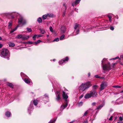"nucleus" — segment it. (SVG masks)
<instances>
[{
  "instance_id": "obj_13",
  "label": "nucleus",
  "mask_w": 123,
  "mask_h": 123,
  "mask_svg": "<svg viewBox=\"0 0 123 123\" xmlns=\"http://www.w3.org/2000/svg\"><path fill=\"white\" fill-rule=\"evenodd\" d=\"M92 97L90 92L89 93H87L85 96L84 97L85 98L87 99Z\"/></svg>"
},
{
  "instance_id": "obj_8",
  "label": "nucleus",
  "mask_w": 123,
  "mask_h": 123,
  "mask_svg": "<svg viewBox=\"0 0 123 123\" xmlns=\"http://www.w3.org/2000/svg\"><path fill=\"white\" fill-rule=\"evenodd\" d=\"M68 57H67L61 60L59 62V64H61L64 62H66L68 61Z\"/></svg>"
},
{
  "instance_id": "obj_36",
  "label": "nucleus",
  "mask_w": 123,
  "mask_h": 123,
  "mask_svg": "<svg viewBox=\"0 0 123 123\" xmlns=\"http://www.w3.org/2000/svg\"><path fill=\"white\" fill-rule=\"evenodd\" d=\"M83 104V102H81L78 104V105L79 106H81Z\"/></svg>"
},
{
  "instance_id": "obj_21",
  "label": "nucleus",
  "mask_w": 123,
  "mask_h": 123,
  "mask_svg": "<svg viewBox=\"0 0 123 123\" xmlns=\"http://www.w3.org/2000/svg\"><path fill=\"white\" fill-rule=\"evenodd\" d=\"M18 25L15 28L13 29H12L11 30V31H10V33L11 34L14 31L16 30L17 29L18 27Z\"/></svg>"
},
{
  "instance_id": "obj_51",
  "label": "nucleus",
  "mask_w": 123,
  "mask_h": 123,
  "mask_svg": "<svg viewBox=\"0 0 123 123\" xmlns=\"http://www.w3.org/2000/svg\"><path fill=\"white\" fill-rule=\"evenodd\" d=\"M112 116H111L110 117V118H109V120H112Z\"/></svg>"
},
{
  "instance_id": "obj_4",
  "label": "nucleus",
  "mask_w": 123,
  "mask_h": 123,
  "mask_svg": "<svg viewBox=\"0 0 123 123\" xmlns=\"http://www.w3.org/2000/svg\"><path fill=\"white\" fill-rule=\"evenodd\" d=\"M89 92L92 97H94L97 96V92L94 89H93Z\"/></svg>"
},
{
  "instance_id": "obj_33",
  "label": "nucleus",
  "mask_w": 123,
  "mask_h": 123,
  "mask_svg": "<svg viewBox=\"0 0 123 123\" xmlns=\"http://www.w3.org/2000/svg\"><path fill=\"white\" fill-rule=\"evenodd\" d=\"M65 35H62L60 37V39L61 40H62L64 38V37Z\"/></svg>"
},
{
  "instance_id": "obj_30",
  "label": "nucleus",
  "mask_w": 123,
  "mask_h": 123,
  "mask_svg": "<svg viewBox=\"0 0 123 123\" xmlns=\"http://www.w3.org/2000/svg\"><path fill=\"white\" fill-rule=\"evenodd\" d=\"M37 21L39 23H41L42 22V19L41 18L39 17L37 19Z\"/></svg>"
},
{
  "instance_id": "obj_9",
  "label": "nucleus",
  "mask_w": 123,
  "mask_h": 123,
  "mask_svg": "<svg viewBox=\"0 0 123 123\" xmlns=\"http://www.w3.org/2000/svg\"><path fill=\"white\" fill-rule=\"evenodd\" d=\"M83 84H84V85L86 89L89 88L92 85L90 82H86L84 83H83Z\"/></svg>"
},
{
  "instance_id": "obj_43",
  "label": "nucleus",
  "mask_w": 123,
  "mask_h": 123,
  "mask_svg": "<svg viewBox=\"0 0 123 123\" xmlns=\"http://www.w3.org/2000/svg\"><path fill=\"white\" fill-rule=\"evenodd\" d=\"M49 29L50 31L52 32H53V29L52 27L51 26H50L49 28Z\"/></svg>"
},
{
  "instance_id": "obj_44",
  "label": "nucleus",
  "mask_w": 123,
  "mask_h": 123,
  "mask_svg": "<svg viewBox=\"0 0 123 123\" xmlns=\"http://www.w3.org/2000/svg\"><path fill=\"white\" fill-rule=\"evenodd\" d=\"M37 35H35L33 37V38L34 40H35L36 37H37Z\"/></svg>"
},
{
  "instance_id": "obj_12",
  "label": "nucleus",
  "mask_w": 123,
  "mask_h": 123,
  "mask_svg": "<svg viewBox=\"0 0 123 123\" xmlns=\"http://www.w3.org/2000/svg\"><path fill=\"white\" fill-rule=\"evenodd\" d=\"M68 102L67 100H66V102H65L64 104L62 105L61 107V109L63 110L68 105Z\"/></svg>"
},
{
  "instance_id": "obj_54",
  "label": "nucleus",
  "mask_w": 123,
  "mask_h": 123,
  "mask_svg": "<svg viewBox=\"0 0 123 123\" xmlns=\"http://www.w3.org/2000/svg\"><path fill=\"white\" fill-rule=\"evenodd\" d=\"M28 43L30 44H32V42L31 41H29L28 42Z\"/></svg>"
},
{
  "instance_id": "obj_61",
  "label": "nucleus",
  "mask_w": 123,
  "mask_h": 123,
  "mask_svg": "<svg viewBox=\"0 0 123 123\" xmlns=\"http://www.w3.org/2000/svg\"><path fill=\"white\" fill-rule=\"evenodd\" d=\"M117 123H123V122H117Z\"/></svg>"
},
{
  "instance_id": "obj_18",
  "label": "nucleus",
  "mask_w": 123,
  "mask_h": 123,
  "mask_svg": "<svg viewBox=\"0 0 123 123\" xmlns=\"http://www.w3.org/2000/svg\"><path fill=\"white\" fill-rule=\"evenodd\" d=\"M6 115L7 117H10L11 115V113L9 111H7L6 112Z\"/></svg>"
},
{
  "instance_id": "obj_23",
  "label": "nucleus",
  "mask_w": 123,
  "mask_h": 123,
  "mask_svg": "<svg viewBox=\"0 0 123 123\" xmlns=\"http://www.w3.org/2000/svg\"><path fill=\"white\" fill-rule=\"evenodd\" d=\"M12 21H10L8 23V27L9 28H10L12 26Z\"/></svg>"
},
{
  "instance_id": "obj_57",
  "label": "nucleus",
  "mask_w": 123,
  "mask_h": 123,
  "mask_svg": "<svg viewBox=\"0 0 123 123\" xmlns=\"http://www.w3.org/2000/svg\"><path fill=\"white\" fill-rule=\"evenodd\" d=\"M65 12H63V16H64L65 15Z\"/></svg>"
},
{
  "instance_id": "obj_48",
  "label": "nucleus",
  "mask_w": 123,
  "mask_h": 123,
  "mask_svg": "<svg viewBox=\"0 0 123 123\" xmlns=\"http://www.w3.org/2000/svg\"><path fill=\"white\" fill-rule=\"evenodd\" d=\"M88 110H87L85 112L83 115L84 116H85L86 115V114L88 113Z\"/></svg>"
},
{
  "instance_id": "obj_41",
  "label": "nucleus",
  "mask_w": 123,
  "mask_h": 123,
  "mask_svg": "<svg viewBox=\"0 0 123 123\" xmlns=\"http://www.w3.org/2000/svg\"><path fill=\"white\" fill-rule=\"evenodd\" d=\"M27 30L28 31L30 32L31 31V30L30 28H27Z\"/></svg>"
},
{
  "instance_id": "obj_42",
  "label": "nucleus",
  "mask_w": 123,
  "mask_h": 123,
  "mask_svg": "<svg viewBox=\"0 0 123 123\" xmlns=\"http://www.w3.org/2000/svg\"><path fill=\"white\" fill-rule=\"evenodd\" d=\"M113 87L114 88H121V86H113Z\"/></svg>"
},
{
  "instance_id": "obj_40",
  "label": "nucleus",
  "mask_w": 123,
  "mask_h": 123,
  "mask_svg": "<svg viewBox=\"0 0 123 123\" xmlns=\"http://www.w3.org/2000/svg\"><path fill=\"white\" fill-rule=\"evenodd\" d=\"M59 41V38H55L53 41Z\"/></svg>"
},
{
  "instance_id": "obj_39",
  "label": "nucleus",
  "mask_w": 123,
  "mask_h": 123,
  "mask_svg": "<svg viewBox=\"0 0 123 123\" xmlns=\"http://www.w3.org/2000/svg\"><path fill=\"white\" fill-rule=\"evenodd\" d=\"M48 16L50 17H53V15L52 14L48 13L47 14Z\"/></svg>"
},
{
  "instance_id": "obj_3",
  "label": "nucleus",
  "mask_w": 123,
  "mask_h": 123,
  "mask_svg": "<svg viewBox=\"0 0 123 123\" xmlns=\"http://www.w3.org/2000/svg\"><path fill=\"white\" fill-rule=\"evenodd\" d=\"M18 23L19 24H22L23 25L26 24V21L23 17H20L18 18Z\"/></svg>"
},
{
  "instance_id": "obj_2",
  "label": "nucleus",
  "mask_w": 123,
  "mask_h": 123,
  "mask_svg": "<svg viewBox=\"0 0 123 123\" xmlns=\"http://www.w3.org/2000/svg\"><path fill=\"white\" fill-rule=\"evenodd\" d=\"M1 55L2 56L4 57H5L6 56H7V59L8 60L9 59V53L8 50L7 49H3L1 53Z\"/></svg>"
},
{
  "instance_id": "obj_27",
  "label": "nucleus",
  "mask_w": 123,
  "mask_h": 123,
  "mask_svg": "<svg viewBox=\"0 0 123 123\" xmlns=\"http://www.w3.org/2000/svg\"><path fill=\"white\" fill-rule=\"evenodd\" d=\"M9 46L11 47H13L15 46V44L11 42H10L9 43Z\"/></svg>"
},
{
  "instance_id": "obj_63",
  "label": "nucleus",
  "mask_w": 123,
  "mask_h": 123,
  "mask_svg": "<svg viewBox=\"0 0 123 123\" xmlns=\"http://www.w3.org/2000/svg\"><path fill=\"white\" fill-rule=\"evenodd\" d=\"M2 39V38L1 37H0V40H1Z\"/></svg>"
},
{
  "instance_id": "obj_24",
  "label": "nucleus",
  "mask_w": 123,
  "mask_h": 123,
  "mask_svg": "<svg viewBox=\"0 0 123 123\" xmlns=\"http://www.w3.org/2000/svg\"><path fill=\"white\" fill-rule=\"evenodd\" d=\"M119 59V60L118 61H119V62H120V61L121 59L120 58H119L118 57V56L116 57L115 58L111 59H110V60H115L116 59Z\"/></svg>"
},
{
  "instance_id": "obj_53",
  "label": "nucleus",
  "mask_w": 123,
  "mask_h": 123,
  "mask_svg": "<svg viewBox=\"0 0 123 123\" xmlns=\"http://www.w3.org/2000/svg\"><path fill=\"white\" fill-rule=\"evenodd\" d=\"M65 3H64L63 4V5L64 6H65V9H66V6H65Z\"/></svg>"
},
{
  "instance_id": "obj_26",
  "label": "nucleus",
  "mask_w": 123,
  "mask_h": 123,
  "mask_svg": "<svg viewBox=\"0 0 123 123\" xmlns=\"http://www.w3.org/2000/svg\"><path fill=\"white\" fill-rule=\"evenodd\" d=\"M122 103L123 102H122L119 101L118 100H117L116 101L115 104H120Z\"/></svg>"
},
{
  "instance_id": "obj_46",
  "label": "nucleus",
  "mask_w": 123,
  "mask_h": 123,
  "mask_svg": "<svg viewBox=\"0 0 123 123\" xmlns=\"http://www.w3.org/2000/svg\"><path fill=\"white\" fill-rule=\"evenodd\" d=\"M123 120V118L122 117H120L119 118V121H122Z\"/></svg>"
},
{
  "instance_id": "obj_10",
  "label": "nucleus",
  "mask_w": 123,
  "mask_h": 123,
  "mask_svg": "<svg viewBox=\"0 0 123 123\" xmlns=\"http://www.w3.org/2000/svg\"><path fill=\"white\" fill-rule=\"evenodd\" d=\"M79 88V90L81 91H84L86 89L83 83L81 84Z\"/></svg>"
},
{
  "instance_id": "obj_59",
  "label": "nucleus",
  "mask_w": 123,
  "mask_h": 123,
  "mask_svg": "<svg viewBox=\"0 0 123 123\" xmlns=\"http://www.w3.org/2000/svg\"><path fill=\"white\" fill-rule=\"evenodd\" d=\"M120 57L122 58L123 59V55H121L120 56Z\"/></svg>"
},
{
  "instance_id": "obj_16",
  "label": "nucleus",
  "mask_w": 123,
  "mask_h": 123,
  "mask_svg": "<svg viewBox=\"0 0 123 123\" xmlns=\"http://www.w3.org/2000/svg\"><path fill=\"white\" fill-rule=\"evenodd\" d=\"M81 0H76L74 3H73L72 4V6H74V5H76L78 4L80 2Z\"/></svg>"
},
{
  "instance_id": "obj_5",
  "label": "nucleus",
  "mask_w": 123,
  "mask_h": 123,
  "mask_svg": "<svg viewBox=\"0 0 123 123\" xmlns=\"http://www.w3.org/2000/svg\"><path fill=\"white\" fill-rule=\"evenodd\" d=\"M56 100L57 101H59L60 99V95L61 94V92L60 91H58L56 93Z\"/></svg>"
},
{
  "instance_id": "obj_45",
  "label": "nucleus",
  "mask_w": 123,
  "mask_h": 123,
  "mask_svg": "<svg viewBox=\"0 0 123 123\" xmlns=\"http://www.w3.org/2000/svg\"><path fill=\"white\" fill-rule=\"evenodd\" d=\"M98 88V86L96 85H94L93 86V88L94 89H96Z\"/></svg>"
},
{
  "instance_id": "obj_50",
  "label": "nucleus",
  "mask_w": 123,
  "mask_h": 123,
  "mask_svg": "<svg viewBox=\"0 0 123 123\" xmlns=\"http://www.w3.org/2000/svg\"><path fill=\"white\" fill-rule=\"evenodd\" d=\"M114 27L112 26H111L110 27V29L112 30H114Z\"/></svg>"
},
{
  "instance_id": "obj_19",
  "label": "nucleus",
  "mask_w": 123,
  "mask_h": 123,
  "mask_svg": "<svg viewBox=\"0 0 123 123\" xmlns=\"http://www.w3.org/2000/svg\"><path fill=\"white\" fill-rule=\"evenodd\" d=\"M33 105L32 104L30 105L28 109V111L32 110L33 109Z\"/></svg>"
},
{
  "instance_id": "obj_62",
  "label": "nucleus",
  "mask_w": 123,
  "mask_h": 123,
  "mask_svg": "<svg viewBox=\"0 0 123 123\" xmlns=\"http://www.w3.org/2000/svg\"><path fill=\"white\" fill-rule=\"evenodd\" d=\"M120 93H123V90H122V91H121L120 92Z\"/></svg>"
},
{
  "instance_id": "obj_58",
  "label": "nucleus",
  "mask_w": 123,
  "mask_h": 123,
  "mask_svg": "<svg viewBox=\"0 0 123 123\" xmlns=\"http://www.w3.org/2000/svg\"><path fill=\"white\" fill-rule=\"evenodd\" d=\"M2 46V44H0V48H1Z\"/></svg>"
},
{
  "instance_id": "obj_64",
  "label": "nucleus",
  "mask_w": 123,
  "mask_h": 123,
  "mask_svg": "<svg viewBox=\"0 0 123 123\" xmlns=\"http://www.w3.org/2000/svg\"><path fill=\"white\" fill-rule=\"evenodd\" d=\"M120 64L121 65H123V64L122 62H121L120 63Z\"/></svg>"
},
{
  "instance_id": "obj_34",
  "label": "nucleus",
  "mask_w": 123,
  "mask_h": 123,
  "mask_svg": "<svg viewBox=\"0 0 123 123\" xmlns=\"http://www.w3.org/2000/svg\"><path fill=\"white\" fill-rule=\"evenodd\" d=\"M103 106V105H100L98 106L97 107V109H100Z\"/></svg>"
},
{
  "instance_id": "obj_20",
  "label": "nucleus",
  "mask_w": 123,
  "mask_h": 123,
  "mask_svg": "<svg viewBox=\"0 0 123 123\" xmlns=\"http://www.w3.org/2000/svg\"><path fill=\"white\" fill-rule=\"evenodd\" d=\"M107 60L106 59H104L102 61V65H104V64L107 62Z\"/></svg>"
},
{
  "instance_id": "obj_52",
  "label": "nucleus",
  "mask_w": 123,
  "mask_h": 123,
  "mask_svg": "<svg viewBox=\"0 0 123 123\" xmlns=\"http://www.w3.org/2000/svg\"><path fill=\"white\" fill-rule=\"evenodd\" d=\"M96 103L95 102H94L92 104V105H95L96 104Z\"/></svg>"
},
{
  "instance_id": "obj_15",
  "label": "nucleus",
  "mask_w": 123,
  "mask_h": 123,
  "mask_svg": "<svg viewBox=\"0 0 123 123\" xmlns=\"http://www.w3.org/2000/svg\"><path fill=\"white\" fill-rule=\"evenodd\" d=\"M29 38V36H22V40H25L28 39Z\"/></svg>"
},
{
  "instance_id": "obj_25",
  "label": "nucleus",
  "mask_w": 123,
  "mask_h": 123,
  "mask_svg": "<svg viewBox=\"0 0 123 123\" xmlns=\"http://www.w3.org/2000/svg\"><path fill=\"white\" fill-rule=\"evenodd\" d=\"M7 85L11 87L12 88H13V85L11 83H7Z\"/></svg>"
},
{
  "instance_id": "obj_22",
  "label": "nucleus",
  "mask_w": 123,
  "mask_h": 123,
  "mask_svg": "<svg viewBox=\"0 0 123 123\" xmlns=\"http://www.w3.org/2000/svg\"><path fill=\"white\" fill-rule=\"evenodd\" d=\"M22 36L23 35L21 34H19L16 37V38L22 39Z\"/></svg>"
},
{
  "instance_id": "obj_37",
  "label": "nucleus",
  "mask_w": 123,
  "mask_h": 123,
  "mask_svg": "<svg viewBox=\"0 0 123 123\" xmlns=\"http://www.w3.org/2000/svg\"><path fill=\"white\" fill-rule=\"evenodd\" d=\"M55 120V119H53L51 120L49 123H54Z\"/></svg>"
},
{
  "instance_id": "obj_47",
  "label": "nucleus",
  "mask_w": 123,
  "mask_h": 123,
  "mask_svg": "<svg viewBox=\"0 0 123 123\" xmlns=\"http://www.w3.org/2000/svg\"><path fill=\"white\" fill-rule=\"evenodd\" d=\"M40 42H41V41L40 40H38L35 43V44L38 43H39Z\"/></svg>"
},
{
  "instance_id": "obj_7",
  "label": "nucleus",
  "mask_w": 123,
  "mask_h": 123,
  "mask_svg": "<svg viewBox=\"0 0 123 123\" xmlns=\"http://www.w3.org/2000/svg\"><path fill=\"white\" fill-rule=\"evenodd\" d=\"M107 86V84L106 83H103L101 84L100 85V90L102 91Z\"/></svg>"
},
{
  "instance_id": "obj_55",
  "label": "nucleus",
  "mask_w": 123,
  "mask_h": 123,
  "mask_svg": "<svg viewBox=\"0 0 123 123\" xmlns=\"http://www.w3.org/2000/svg\"><path fill=\"white\" fill-rule=\"evenodd\" d=\"M117 63H112V65H113L112 66H113L114 67V65H115Z\"/></svg>"
},
{
  "instance_id": "obj_29",
  "label": "nucleus",
  "mask_w": 123,
  "mask_h": 123,
  "mask_svg": "<svg viewBox=\"0 0 123 123\" xmlns=\"http://www.w3.org/2000/svg\"><path fill=\"white\" fill-rule=\"evenodd\" d=\"M40 30L41 31V34H43L45 32V30L42 29H40Z\"/></svg>"
},
{
  "instance_id": "obj_28",
  "label": "nucleus",
  "mask_w": 123,
  "mask_h": 123,
  "mask_svg": "<svg viewBox=\"0 0 123 123\" xmlns=\"http://www.w3.org/2000/svg\"><path fill=\"white\" fill-rule=\"evenodd\" d=\"M47 15L46 14L43 15L42 16V18L44 19H46L47 17Z\"/></svg>"
},
{
  "instance_id": "obj_56",
  "label": "nucleus",
  "mask_w": 123,
  "mask_h": 123,
  "mask_svg": "<svg viewBox=\"0 0 123 123\" xmlns=\"http://www.w3.org/2000/svg\"><path fill=\"white\" fill-rule=\"evenodd\" d=\"M83 95H81L80 97V98H81L83 97Z\"/></svg>"
},
{
  "instance_id": "obj_11",
  "label": "nucleus",
  "mask_w": 123,
  "mask_h": 123,
  "mask_svg": "<svg viewBox=\"0 0 123 123\" xmlns=\"http://www.w3.org/2000/svg\"><path fill=\"white\" fill-rule=\"evenodd\" d=\"M62 96L63 98L65 99V102H66V100L68 102L67 99L68 98V96L63 91L62 92Z\"/></svg>"
},
{
  "instance_id": "obj_31",
  "label": "nucleus",
  "mask_w": 123,
  "mask_h": 123,
  "mask_svg": "<svg viewBox=\"0 0 123 123\" xmlns=\"http://www.w3.org/2000/svg\"><path fill=\"white\" fill-rule=\"evenodd\" d=\"M38 101L36 100H34L33 101V103H34V105H36L37 104H38Z\"/></svg>"
},
{
  "instance_id": "obj_32",
  "label": "nucleus",
  "mask_w": 123,
  "mask_h": 123,
  "mask_svg": "<svg viewBox=\"0 0 123 123\" xmlns=\"http://www.w3.org/2000/svg\"><path fill=\"white\" fill-rule=\"evenodd\" d=\"M44 96H45V98H43L44 100H45L44 99L45 98H46V99H48V100H47V101H48V99H49V97H48V95L47 94H45L44 95Z\"/></svg>"
},
{
  "instance_id": "obj_38",
  "label": "nucleus",
  "mask_w": 123,
  "mask_h": 123,
  "mask_svg": "<svg viewBox=\"0 0 123 123\" xmlns=\"http://www.w3.org/2000/svg\"><path fill=\"white\" fill-rule=\"evenodd\" d=\"M96 78H103L102 77H100L98 75H96L94 76Z\"/></svg>"
},
{
  "instance_id": "obj_35",
  "label": "nucleus",
  "mask_w": 123,
  "mask_h": 123,
  "mask_svg": "<svg viewBox=\"0 0 123 123\" xmlns=\"http://www.w3.org/2000/svg\"><path fill=\"white\" fill-rule=\"evenodd\" d=\"M108 17L109 18V20L110 22H111V16L110 15H108Z\"/></svg>"
},
{
  "instance_id": "obj_17",
  "label": "nucleus",
  "mask_w": 123,
  "mask_h": 123,
  "mask_svg": "<svg viewBox=\"0 0 123 123\" xmlns=\"http://www.w3.org/2000/svg\"><path fill=\"white\" fill-rule=\"evenodd\" d=\"M24 81L26 83H30L31 82V80L29 79L25 78V79Z\"/></svg>"
},
{
  "instance_id": "obj_14",
  "label": "nucleus",
  "mask_w": 123,
  "mask_h": 123,
  "mask_svg": "<svg viewBox=\"0 0 123 123\" xmlns=\"http://www.w3.org/2000/svg\"><path fill=\"white\" fill-rule=\"evenodd\" d=\"M61 32L62 33H64L66 31V28L64 26H62L61 28Z\"/></svg>"
},
{
  "instance_id": "obj_60",
  "label": "nucleus",
  "mask_w": 123,
  "mask_h": 123,
  "mask_svg": "<svg viewBox=\"0 0 123 123\" xmlns=\"http://www.w3.org/2000/svg\"><path fill=\"white\" fill-rule=\"evenodd\" d=\"M88 76H90V73H88Z\"/></svg>"
},
{
  "instance_id": "obj_6",
  "label": "nucleus",
  "mask_w": 123,
  "mask_h": 123,
  "mask_svg": "<svg viewBox=\"0 0 123 123\" xmlns=\"http://www.w3.org/2000/svg\"><path fill=\"white\" fill-rule=\"evenodd\" d=\"M79 25L78 24H75V26L74 27V29H75V30L74 31V33H75L74 34L75 35H77L79 33V29H78L77 30H76V29L78 27Z\"/></svg>"
},
{
  "instance_id": "obj_49",
  "label": "nucleus",
  "mask_w": 123,
  "mask_h": 123,
  "mask_svg": "<svg viewBox=\"0 0 123 123\" xmlns=\"http://www.w3.org/2000/svg\"><path fill=\"white\" fill-rule=\"evenodd\" d=\"M37 37H41L43 36V35L41 34L37 35Z\"/></svg>"
},
{
  "instance_id": "obj_1",
  "label": "nucleus",
  "mask_w": 123,
  "mask_h": 123,
  "mask_svg": "<svg viewBox=\"0 0 123 123\" xmlns=\"http://www.w3.org/2000/svg\"><path fill=\"white\" fill-rule=\"evenodd\" d=\"M103 70L105 71H109L113 68V66L111 65L109 63L107 64L102 65Z\"/></svg>"
}]
</instances>
